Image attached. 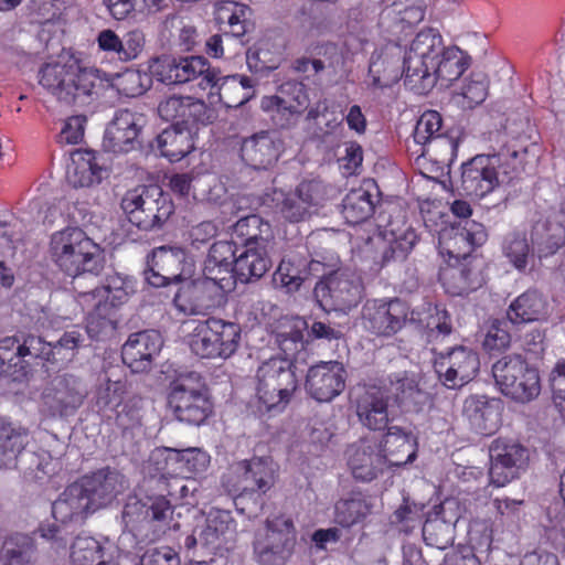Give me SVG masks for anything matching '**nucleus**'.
I'll use <instances>...</instances> for the list:
<instances>
[{
	"mask_svg": "<svg viewBox=\"0 0 565 565\" xmlns=\"http://www.w3.org/2000/svg\"><path fill=\"white\" fill-rule=\"evenodd\" d=\"M490 142L488 153L477 154L461 166L459 189L467 196L481 199L524 171L529 154L525 139L495 131Z\"/></svg>",
	"mask_w": 565,
	"mask_h": 565,
	"instance_id": "f257e3e1",
	"label": "nucleus"
},
{
	"mask_svg": "<svg viewBox=\"0 0 565 565\" xmlns=\"http://www.w3.org/2000/svg\"><path fill=\"white\" fill-rule=\"evenodd\" d=\"M158 482L164 486L166 493L143 498L128 495L121 510L124 531L140 543L158 541L171 530L173 505L167 497L186 499L194 491L184 479H168L164 473Z\"/></svg>",
	"mask_w": 565,
	"mask_h": 565,
	"instance_id": "f03ea898",
	"label": "nucleus"
},
{
	"mask_svg": "<svg viewBox=\"0 0 565 565\" xmlns=\"http://www.w3.org/2000/svg\"><path fill=\"white\" fill-rule=\"evenodd\" d=\"M39 83L66 106L85 108L97 100L103 88L100 72L64 63H47L39 71Z\"/></svg>",
	"mask_w": 565,
	"mask_h": 565,
	"instance_id": "7ed1b4c3",
	"label": "nucleus"
},
{
	"mask_svg": "<svg viewBox=\"0 0 565 565\" xmlns=\"http://www.w3.org/2000/svg\"><path fill=\"white\" fill-rule=\"evenodd\" d=\"M49 255L67 276L98 275L104 268V255L98 244L79 227H66L52 234Z\"/></svg>",
	"mask_w": 565,
	"mask_h": 565,
	"instance_id": "20e7f679",
	"label": "nucleus"
},
{
	"mask_svg": "<svg viewBox=\"0 0 565 565\" xmlns=\"http://www.w3.org/2000/svg\"><path fill=\"white\" fill-rule=\"evenodd\" d=\"M120 207L127 220L145 232L160 230L174 212L170 195L156 184L128 190L121 198Z\"/></svg>",
	"mask_w": 565,
	"mask_h": 565,
	"instance_id": "39448f33",
	"label": "nucleus"
},
{
	"mask_svg": "<svg viewBox=\"0 0 565 565\" xmlns=\"http://www.w3.org/2000/svg\"><path fill=\"white\" fill-rule=\"evenodd\" d=\"M443 38L435 29H425L416 34L404 53L405 86L418 95L434 88L430 70L444 50Z\"/></svg>",
	"mask_w": 565,
	"mask_h": 565,
	"instance_id": "423d86ee",
	"label": "nucleus"
},
{
	"mask_svg": "<svg viewBox=\"0 0 565 565\" xmlns=\"http://www.w3.org/2000/svg\"><path fill=\"white\" fill-rule=\"evenodd\" d=\"M297 387L296 365L287 358H270L256 371V395L266 411L284 408Z\"/></svg>",
	"mask_w": 565,
	"mask_h": 565,
	"instance_id": "0eeeda50",
	"label": "nucleus"
},
{
	"mask_svg": "<svg viewBox=\"0 0 565 565\" xmlns=\"http://www.w3.org/2000/svg\"><path fill=\"white\" fill-rule=\"evenodd\" d=\"M241 327L217 318L193 322L189 334L191 352L201 359L231 358L238 349Z\"/></svg>",
	"mask_w": 565,
	"mask_h": 565,
	"instance_id": "6e6552de",
	"label": "nucleus"
},
{
	"mask_svg": "<svg viewBox=\"0 0 565 565\" xmlns=\"http://www.w3.org/2000/svg\"><path fill=\"white\" fill-rule=\"evenodd\" d=\"M168 406L182 423L199 426L212 413L202 376L196 372L180 374L169 386Z\"/></svg>",
	"mask_w": 565,
	"mask_h": 565,
	"instance_id": "1a4fd4ad",
	"label": "nucleus"
},
{
	"mask_svg": "<svg viewBox=\"0 0 565 565\" xmlns=\"http://www.w3.org/2000/svg\"><path fill=\"white\" fill-rule=\"evenodd\" d=\"M297 532L290 518L276 515L265 521L253 541V557L258 565H286L295 552Z\"/></svg>",
	"mask_w": 565,
	"mask_h": 565,
	"instance_id": "9d476101",
	"label": "nucleus"
},
{
	"mask_svg": "<svg viewBox=\"0 0 565 565\" xmlns=\"http://www.w3.org/2000/svg\"><path fill=\"white\" fill-rule=\"evenodd\" d=\"M492 373L502 394L519 403H529L541 393V380L536 367L520 354L505 355L492 365Z\"/></svg>",
	"mask_w": 565,
	"mask_h": 565,
	"instance_id": "9b49d317",
	"label": "nucleus"
},
{
	"mask_svg": "<svg viewBox=\"0 0 565 565\" xmlns=\"http://www.w3.org/2000/svg\"><path fill=\"white\" fill-rule=\"evenodd\" d=\"M152 73L158 81L167 85L184 84L200 78L203 89L216 83L217 70L200 55L181 57L162 56L152 66Z\"/></svg>",
	"mask_w": 565,
	"mask_h": 565,
	"instance_id": "f8f14e48",
	"label": "nucleus"
},
{
	"mask_svg": "<svg viewBox=\"0 0 565 565\" xmlns=\"http://www.w3.org/2000/svg\"><path fill=\"white\" fill-rule=\"evenodd\" d=\"M407 321H415L414 312L399 298L367 300L362 309L363 327L376 337L391 338L399 332Z\"/></svg>",
	"mask_w": 565,
	"mask_h": 565,
	"instance_id": "ddd939ff",
	"label": "nucleus"
},
{
	"mask_svg": "<svg viewBox=\"0 0 565 565\" xmlns=\"http://www.w3.org/2000/svg\"><path fill=\"white\" fill-rule=\"evenodd\" d=\"M490 483L504 487L525 472L530 461V451L521 443L507 438L494 439L489 447Z\"/></svg>",
	"mask_w": 565,
	"mask_h": 565,
	"instance_id": "4468645a",
	"label": "nucleus"
},
{
	"mask_svg": "<svg viewBox=\"0 0 565 565\" xmlns=\"http://www.w3.org/2000/svg\"><path fill=\"white\" fill-rule=\"evenodd\" d=\"M315 296L323 309L345 311L359 303L362 285L354 274L337 270L316 284Z\"/></svg>",
	"mask_w": 565,
	"mask_h": 565,
	"instance_id": "2eb2a0df",
	"label": "nucleus"
},
{
	"mask_svg": "<svg viewBox=\"0 0 565 565\" xmlns=\"http://www.w3.org/2000/svg\"><path fill=\"white\" fill-rule=\"evenodd\" d=\"M434 352V369L439 380L449 388L461 387L478 373L479 356L471 349L456 347L447 352Z\"/></svg>",
	"mask_w": 565,
	"mask_h": 565,
	"instance_id": "dca6fc26",
	"label": "nucleus"
},
{
	"mask_svg": "<svg viewBox=\"0 0 565 565\" xmlns=\"http://www.w3.org/2000/svg\"><path fill=\"white\" fill-rule=\"evenodd\" d=\"M192 263L186 253L178 246H160L153 249L151 266L145 270V278L153 287L177 284L188 278Z\"/></svg>",
	"mask_w": 565,
	"mask_h": 565,
	"instance_id": "f3484780",
	"label": "nucleus"
},
{
	"mask_svg": "<svg viewBox=\"0 0 565 565\" xmlns=\"http://www.w3.org/2000/svg\"><path fill=\"white\" fill-rule=\"evenodd\" d=\"M146 124L147 118L141 113L126 108L117 110L105 130L104 149L114 153L135 150L140 146L139 138Z\"/></svg>",
	"mask_w": 565,
	"mask_h": 565,
	"instance_id": "a211bd4d",
	"label": "nucleus"
},
{
	"mask_svg": "<svg viewBox=\"0 0 565 565\" xmlns=\"http://www.w3.org/2000/svg\"><path fill=\"white\" fill-rule=\"evenodd\" d=\"M443 119L436 110L425 111L414 129V141L422 147L419 156L429 157L431 160L446 163L450 161L455 150L452 139L444 136L441 130Z\"/></svg>",
	"mask_w": 565,
	"mask_h": 565,
	"instance_id": "6ab92c4d",
	"label": "nucleus"
},
{
	"mask_svg": "<svg viewBox=\"0 0 565 565\" xmlns=\"http://www.w3.org/2000/svg\"><path fill=\"white\" fill-rule=\"evenodd\" d=\"M86 390L79 377L63 374L55 377L43 393V405L51 416H68L84 402Z\"/></svg>",
	"mask_w": 565,
	"mask_h": 565,
	"instance_id": "aec40b11",
	"label": "nucleus"
},
{
	"mask_svg": "<svg viewBox=\"0 0 565 565\" xmlns=\"http://www.w3.org/2000/svg\"><path fill=\"white\" fill-rule=\"evenodd\" d=\"M77 481L94 512L109 505L127 488L124 475L109 467L85 475Z\"/></svg>",
	"mask_w": 565,
	"mask_h": 565,
	"instance_id": "412c9836",
	"label": "nucleus"
},
{
	"mask_svg": "<svg viewBox=\"0 0 565 565\" xmlns=\"http://www.w3.org/2000/svg\"><path fill=\"white\" fill-rule=\"evenodd\" d=\"M347 371L341 362H320L308 370L306 390L318 402H330L345 387Z\"/></svg>",
	"mask_w": 565,
	"mask_h": 565,
	"instance_id": "4be33fe9",
	"label": "nucleus"
},
{
	"mask_svg": "<svg viewBox=\"0 0 565 565\" xmlns=\"http://www.w3.org/2000/svg\"><path fill=\"white\" fill-rule=\"evenodd\" d=\"M531 237L539 257L553 255L562 248L565 245V203L551 206L534 224Z\"/></svg>",
	"mask_w": 565,
	"mask_h": 565,
	"instance_id": "5701e85b",
	"label": "nucleus"
},
{
	"mask_svg": "<svg viewBox=\"0 0 565 565\" xmlns=\"http://www.w3.org/2000/svg\"><path fill=\"white\" fill-rule=\"evenodd\" d=\"M282 146V140L275 134L260 131L242 141L241 159L255 170H267L278 161Z\"/></svg>",
	"mask_w": 565,
	"mask_h": 565,
	"instance_id": "b1692460",
	"label": "nucleus"
},
{
	"mask_svg": "<svg viewBox=\"0 0 565 565\" xmlns=\"http://www.w3.org/2000/svg\"><path fill=\"white\" fill-rule=\"evenodd\" d=\"M161 347L162 340L157 331L132 333L121 348L122 362L135 373L149 371Z\"/></svg>",
	"mask_w": 565,
	"mask_h": 565,
	"instance_id": "393cba45",
	"label": "nucleus"
},
{
	"mask_svg": "<svg viewBox=\"0 0 565 565\" xmlns=\"http://www.w3.org/2000/svg\"><path fill=\"white\" fill-rule=\"evenodd\" d=\"M369 75L372 78V85L377 88L391 87L402 77L405 78L402 47L390 43L375 51L370 60Z\"/></svg>",
	"mask_w": 565,
	"mask_h": 565,
	"instance_id": "a878e982",
	"label": "nucleus"
},
{
	"mask_svg": "<svg viewBox=\"0 0 565 565\" xmlns=\"http://www.w3.org/2000/svg\"><path fill=\"white\" fill-rule=\"evenodd\" d=\"M390 395L386 386H367L356 397L360 423L370 430H382L390 422Z\"/></svg>",
	"mask_w": 565,
	"mask_h": 565,
	"instance_id": "bb28decb",
	"label": "nucleus"
},
{
	"mask_svg": "<svg viewBox=\"0 0 565 565\" xmlns=\"http://www.w3.org/2000/svg\"><path fill=\"white\" fill-rule=\"evenodd\" d=\"M348 465L354 479L370 482L387 466L381 446L374 440H361L348 450Z\"/></svg>",
	"mask_w": 565,
	"mask_h": 565,
	"instance_id": "cd10ccee",
	"label": "nucleus"
},
{
	"mask_svg": "<svg viewBox=\"0 0 565 565\" xmlns=\"http://www.w3.org/2000/svg\"><path fill=\"white\" fill-rule=\"evenodd\" d=\"M158 114L166 121L177 120L185 126L190 122L209 124L211 110L206 104L192 96L172 95L162 99L158 105Z\"/></svg>",
	"mask_w": 565,
	"mask_h": 565,
	"instance_id": "c85d7f7f",
	"label": "nucleus"
},
{
	"mask_svg": "<svg viewBox=\"0 0 565 565\" xmlns=\"http://www.w3.org/2000/svg\"><path fill=\"white\" fill-rule=\"evenodd\" d=\"M233 473L238 478L236 490L266 493L275 483L276 468L269 457H253L238 462Z\"/></svg>",
	"mask_w": 565,
	"mask_h": 565,
	"instance_id": "c756f323",
	"label": "nucleus"
},
{
	"mask_svg": "<svg viewBox=\"0 0 565 565\" xmlns=\"http://www.w3.org/2000/svg\"><path fill=\"white\" fill-rule=\"evenodd\" d=\"M486 239L487 233L483 225L470 220L463 221V225L452 227L441 235L447 253L455 258H466Z\"/></svg>",
	"mask_w": 565,
	"mask_h": 565,
	"instance_id": "7c9ffc66",
	"label": "nucleus"
},
{
	"mask_svg": "<svg viewBox=\"0 0 565 565\" xmlns=\"http://www.w3.org/2000/svg\"><path fill=\"white\" fill-rule=\"evenodd\" d=\"M117 550L109 541L104 544L92 536L78 535L71 547L72 565H116Z\"/></svg>",
	"mask_w": 565,
	"mask_h": 565,
	"instance_id": "2f4dec72",
	"label": "nucleus"
},
{
	"mask_svg": "<svg viewBox=\"0 0 565 565\" xmlns=\"http://www.w3.org/2000/svg\"><path fill=\"white\" fill-rule=\"evenodd\" d=\"M94 513L78 481L70 484L52 504V514L62 523L78 522Z\"/></svg>",
	"mask_w": 565,
	"mask_h": 565,
	"instance_id": "473e14b6",
	"label": "nucleus"
},
{
	"mask_svg": "<svg viewBox=\"0 0 565 565\" xmlns=\"http://www.w3.org/2000/svg\"><path fill=\"white\" fill-rule=\"evenodd\" d=\"M381 451L387 466L402 467L416 458V441L411 433L398 426H392L383 436Z\"/></svg>",
	"mask_w": 565,
	"mask_h": 565,
	"instance_id": "72a5a7b5",
	"label": "nucleus"
},
{
	"mask_svg": "<svg viewBox=\"0 0 565 565\" xmlns=\"http://www.w3.org/2000/svg\"><path fill=\"white\" fill-rule=\"evenodd\" d=\"M472 429L480 435L493 434L500 425L499 407L486 396H469L462 408Z\"/></svg>",
	"mask_w": 565,
	"mask_h": 565,
	"instance_id": "f704fd0d",
	"label": "nucleus"
},
{
	"mask_svg": "<svg viewBox=\"0 0 565 565\" xmlns=\"http://www.w3.org/2000/svg\"><path fill=\"white\" fill-rule=\"evenodd\" d=\"M151 146L171 162L180 161L194 149L191 130L180 124L163 129Z\"/></svg>",
	"mask_w": 565,
	"mask_h": 565,
	"instance_id": "c9c22d12",
	"label": "nucleus"
},
{
	"mask_svg": "<svg viewBox=\"0 0 565 565\" xmlns=\"http://www.w3.org/2000/svg\"><path fill=\"white\" fill-rule=\"evenodd\" d=\"M269 245L244 247L236 257L234 275L241 282L260 279L271 267Z\"/></svg>",
	"mask_w": 565,
	"mask_h": 565,
	"instance_id": "e433bc0d",
	"label": "nucleus"
},
{
	"mask_svg": "<svg viewBox=\"0 0 565 565\" xmlns=\"http://www.w3.org/2000/svg\"><path fill=\"white\" fill-rule=\"evenodd\" d=\"M126 393V381L120 366L105 367L98 376L95 390V405L99 411L119 406Z\"/></svg>",
	"mask_w": 565,
	"mask_h": 565,
	"instance_id": "4c0bfd02",
	"label": "nucleus"
},
{
	"mask_svg": "<svg viewBox=\"0 0 565 565\" xmlns=\"http://www.w3.org/2000/svg\"><path fill=\"white\" fill-rule=\"evenodd\" d=\"M548 315L546 299L536 290H527L516 297L507 310L512 324L530 323L543 320Z\"/></svg>",
	"mask_w": 565,
	"mask_h": 565,
	"instance_id": "58836bf2",
	"label": "nucleus"
},
{
	"mask_svg": "<svg viewBox=\"0 0 565 565\" xmlns=\"http://www.w3.org/2000/svg\"><path fill=\"white\" fill-rule=\"evenodd\" d=\"M235 533V522L228 511L212 510L200 526L199 539L203 547L218 548Z\"/></svg>",
	"mask_w": 565,
	"mask_h": 565,
	"instance_id": "ea45409f",
	"label": "nucleus"
},
{
	"mask_svg": "<svg viewBox=\"0 0 565 565\" xmlns=\"http://www.w3.org/2000/svg\"><path fill=\"white\" fill-rule=\"evenodd\" d=\"M156 465L161 460L168 465L170 461L180 465L182 473H200L206 470L210 465V456L200 448H188L183 450L163 448L157 449L150 458Z\"/></svg>",
	"mask_w": 565,
	"mask_h": 565,
	"instance_id": "a19ab883",
	"label": "nucleus"
},
{
	"mask_svg": "<svg viewBox=\"0 0 565 565\" xmlns=\"http://www.w3.org/2000/svg\"><path fill=\"white\" fill-rule=\"evenodd\" d=\"M28 430L0 417V469L10 468L28 444Z\"/></svg>",
	"mask_w": 565,
	"mask_h": 565,
	"instance_id": "79ce46f5",
	"label": "nucleus"
},
{
	"mask_svg": "<svg viewBox=\"0 0 565 565\" xmlns=\"http://www.w3.org/2000/svg\"><path fill=\"white\" fill-rule=\"evenodd\" d=\"M468 68V58L457 46L445 47L436 60L430 75L434 76V86L438 81L443 84H450L458 79Z\"/></svg>",
	"mask_w": 565,
	"mask_h": 565,
	"instance_id": "37998d69",
	"label": "nucleus"
},
{
	"mask_svg": "<svg viewBox=\"0 0 565 565\" xmlns=\"http://www.w3.org/2000/svg\"><path fill=\"white\" fill-rule=\"evenodd\" d=\"M373 503L362 493H352L334 504V522L342 527H351L372 513Z\"/></svg>",
	"mask_w": 565,
	"mask_h": 565,
	"instance_id": "c03bdc74",
	"label": "nucleus"
},
{
	"mask_svg": "<svg viewBox=\"0 0 565 565\" xmlns=\"http://www.w3.org/2000/svg\"><path fill=\"white\" fill-rule=\"evenodd\" d=\"M374 195L363 186L352 189L342 200L341 213L348 224H360L372 216Z\"/></svg>",
	"mask_w": 565,
	"mask_h": 565,
	"instance_id": "a18cd8bd",
	"label": "nucleus"
},
{
	"mask_svg": "<svg viewBox=\"0 0 565 565\" xmlns=\"http://www.w3.org/2000/svg\"><path fill=\"white\" fill-rule=\"evenodd\" d=\"M445 504L439 511L429 514L423 525V537L427 545L445 550L454 543L455 522L446 520L444 515Z\"/></svg>",
	"mask_w": 565,
	"mask_h": 565,
	"instance_id": "49530a36",
	"label": "nucleus"
},
{
	"mask_svg": "<svg viewBox=\"0 0 565 565\" xmlns=\"http://www.w3.org/2000/svg\"><path fill=\"white\" fill-rule=\"evenodd\" d=\"M35 545L31 536L17 533L7 537L0 550V565H33Z\"/></svg>",
	"mask_w": 565,
	"mask_h": 565,
	"instance_id": "de8ad7c7",
	"label": "nucleus"
},
{
	"mask_svg": "<svg viewBox=\"0 0 565 565\" xmlns=\"http://www.w3.org/2000/svg\"><path fill=\"white\" fill-rule=\"evenodd\" d=\"M386 390L390 397L393 395L395 402L406 411H416L427 399V393L419 387L417 380L407 374L395 376Z\"/></svg>",
	"mask_w": 565,
	"mask_h": 565,
	"instance_id": "09e8293b",
	"label": "nucleus"
},
{
	"mask_svg": "<svg viewBox=\"0 0 565 565\" xmlns=\"http://www.w3.org/2000/svg\"><path fill=\"white\" fill-rule=\"evenodd\" d=\"M233 233L243 239L244 247L269 245L273 238L270 224L256 214L241 217L234 224Z\"/></svg>",
	"mask_w": 565,
	"mask_h": 565,
	"instance_id": "8fccbe9b",
	"label": "nucleus"
},
{
	"mask_svg": "<svg viewBox=\"0 0 565 565\" xmlns=\"http://www.w3.org/2000/svg\"><path fill=\"white\" fill-rule=\"evenodd\" d=\"M318 265L319 262L317 260L307 264L290 258L282 259L274 274V282L286 289L287 292H295L308 279L310 270H313Z\"/></svg>",
	"mask_w": 565,
	"mask_h": 565,
	"instance_id": "3c124183",
	"label": "nucleus"
},
{
	"mask_svg": "<svg viewBox=\"0 0 565 565\" xmlns=\"http://www.w3.org/2000/svg\"><path fill=\"white\" fill-rule=\"evenodd\" d=\"M501 247L509 263L520 273H526L534 262V254L525 233L512 232L507 234Z\"/></svg>",
	"mask_w": 565,
	"mask_h": 565,
	"instance_id": "603ef678",
	"label": "nucleus"
},
{
	"mask_svg": "<svg viewBox=\"0 0 565 565\" xmlns=\"http://www.w3.org/2000/svg\"><path fill=\"white\" fill-rule=\"evenodd\" d=\"M440 279L446 291L452 296L467 295L481 286L478 273L467 265L450 267L444 270Z\"/></svg>",
	"mask_w": 565,
	"mask_h": 565,
	"instance_id": "864d4df0",
	"label": "nucleus"
},
{
	"mask_svg": "<svg viewBox=\"0 0 565 565\" xmlns=\"http://www.w3.org/2000/svg\"><path fill=\"white\" fill-rule=\"evenodd\" d=\"M39 359L43 363H50L53 365V348L52 342L44 341L41 337L28 335L22 344H19L15 352L17 362L13 366L20 365V372L22 375L26 374L25 365L29 361L25 358Z\"/></svg>",
	"mask_w": 565,
	"mask_h": 565,
	"instance_id": "5fc2aeb1",
	"label": "nucleus"
},
{
	"mask_svg": "<svg viewBox=\"0 0 565 565\" xmlns=\"http://www.w3.org/2000/svg\"><path fill=\"white\" fill-rule=\"evenodd\" d=\"M73 183L75 186H90L102 180V167L97 162L94 151L78 152L73 159Z\"/></svg>",
	"mask_w": 565,
	"mask_h": 565,
	"instance_id": "6e6d98bb",
	"label": "nucleus"
},
{
	"mask_svg": "<svg viewBox=\"0 0 565 565\" xmlns=\"http://www.w3.org/2000/svg\"><path fill=\"white\" fill-rule=\"evenodd\" d=\"M215 82L209 88L216 89L220 102L227 107H238L252 97L250 92H243L235 76H221L217 70V79Z\"/></svg>",
	"mask_w": 565,
	"mask_h": 565,
	"instance_id": "4d7b16f0",
	"label": "nucleus"
},
{
	"mask_svg": "<svg viewBox=\"0 0 565 565\" xmlns=\"http://www.w3.org/2000/svg\"><path fill=\"white\" fill-rule=\"evenodd\" d=\"M276 100L278 99L271 96L263 97L262 109L270 114V119L277 128L289 129L295 127L302 113Z\"/></svg>",
	"mask_w": 565,
	"mask_h": 565,
	"instance_id": "13d9d810",
	"label": "nucleus"
},
{
	"mask_svg": "<svg viewBox=\"0 0 565 565\" xmlns=\"http://www.w3.org/2000/svg\"><path fill=\"white\" fill-rule=\"evenodd\" d=\"M489 81L484 73L472 72L460 88L459 95L465 99L463 106L473 108L483 103L488 96Z\"/></svg>",
	"mask_w": 565,
	"mask_h": 565,
	"instance_id": "bf43d9fd",
	"label": "nucleus"
},
{
	"mask_svg": "<svg viewBox=\"0 0 565 565\" xmlns=\"http://www.w3.org/2000/svg\"><path fill=\"white\" fill-rule=\"evenodd\" d=\"M117 322L113 317L111 309L96 310L88 313L86 332L89 338L102 341L114 335Z\"/></svg>",
	"mask_w": 565,
	"mask_h": 565,
	"instance_id": "052dcab7",
	"label": "nucleus"
},
{
	"mask_svg": "<svg viewBox=\"0 0 565 565\" xmlns=\"http://www.w3.org/2000/svg\"><path fill=\"white\" fill-rule=\"evenodd\" d=\"M281 199L277 203L280 215L290 223H299L307 221L313 213L310 207L301 200L296 191L282 193Z\"/></svg>",
	"mask_w": 565,
	"mask_h": 565,
	"instance_id": "680f3d73",
	"label": "nucleus"
},
{
	"mask_svg": "<svg viewBox=\"0 0 565 565\" xmlns=\"http://www.w3.org/2000/svg\"><path fill=\"white\" fill-rule=\"evenodd\" d=\"M271 97L277 98V103L290 106L303 113L309 105V95L305 84L300 82L289 81L281 84L276 95Z\"/></svg>",
	"mask_w": 565,
	"mask_h": 565,
	"instance_id": "e2e57ef3",
	"label": "nucleus"
},
{
	"mask_svg": "<svg viewBox=\"0 0 565 565\" xmlns=\"http://www.w3.org/2000/svg\"><path fill=\"white\" fill-rule=\"evenodd\" d=\"M83 342L84 337L79 331L65 332L56 342L52 343L53 365H63L70 362Z\"/></svg>",
	"mask_w": 565,
	"mask_h": 565,
	"instance_id": "0e129e2a",
	"label": "nucleus"
},
{
	"mask_svg": "<svg viewBox=\"0 0 565 565\" xmlns=\"http://www.w3.org/2000/svg\"><path fill=\"white\" fill-rule=\"evenodd\" d=\"M237 484L233 483L230 492L235 493L234 504L236 510L246 515L248 519L257 518L264 507V498L262 492L256 490H236Z\"/></svg>",
	"mask_w": 565,
	"mask_h": 565,
	"instance_id": "69168bd1",
	"label": "nucleus"
},
{
	"mask_svg": "<svg viewBox=\"0 0 565 565\" xmlns=\"http://www.w3.org/2000/svg\"><path fill=\"white\" fill-rule=\"evenodd\" d=\"M99 295L109 309L122 305L128 300V285L121 276L114 274L107 276L105 284L99 287Z\"/></svg>",
	"mask_w": 565,
	"mask_h": 565,
	"instance_id": "338daca9",
	"label": "nucleus"
},
{
	"mask_svg": "<svg viewBox=\"0 0 565 565\" xmlns=\"http://www.w3.org/2000/svg\"><path fill=\"white\" fill-rule=\"evenodd\" d=\"M510 324L508 317L505 319H495L489 327L483 340V347L488 351H503L511 344Z\"/></svg>",
	"mask_w": 565,
	"mask_h": 565,
	"instance_id": "774afa93",
	"label": "nucleus"
}]
</instances>
